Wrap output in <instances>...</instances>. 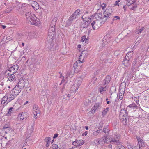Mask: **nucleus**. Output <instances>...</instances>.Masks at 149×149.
<instances>
[{
    "label": "nucleus",
    "instance_id": "obj_1",
    "mask_svg": "<svg viewBox=\"0 0 149 149\" xmlns=\"http://www.w3.org/2000/svg\"><path fill=\"white\" fill-rule=\"evenodd\" d=\"M55 28L54 27H50L49 30L47 40L49 43L52 42L54 35Z\"/></svg>",
    "mask_w": 149,
    "mask_h": 149
},
{
    "label": "nucleus",
    "instance_id": "obj_2",
    "mask_svg": "<svg viewBox=\"0 0 149 149\" xmlns=\"http://www.w3.org/2000/svg\"><path fill=\"white\" fill-rule=\"evenodd\" d=\"M20 91V88H18V86H15L11 92L10 100H13L16 96L19 94Z\"/></svg>",
    "mask_w": 149,
    "mask_h": 149
},
{
    "label": "nucleus",
    "instance_id": "obj_3",
    "mask_svg": "<svg viewBox=\"0 0 149 149\" xmlns=\"http://www.w3.org/2000/svg\"><path fill=\"white\" fill-rule=\"evenodd\" d=\"M112 10L110 8H107L104 11V17L107 19L108 18L111 17L112 16Z\"/></svg>",
    "mask_w": 149,
    "mask_h": 149
},
{
    "label": "nucleus",
    "instance_id": "obj_4",
    "mask_svg": "<svg viewBox=\"0 0 149 149\" xmlns=\"http://www.w3.org/2000/svg\"><path fill=\"white\" fill-rule=\"evenodd\" d=\"M33 113L34 114V117L35 118H36V116L38 114H40L41 112L40 108L38 107V105L34 104L33 105Z\"/></svg>",
    "mask_w": 149,
    "mask_h": 149
},
{
    "label": "nucleus",
    "instance_id": "obj_5",
    "mask_svg": "<svg viewBox=\"0 0 149 149\" xmlns=\"http://www.w3.org/2000/svg\"><path fill=\"white\" fill-rule=\"evenodd\" d=\"M91 24L93 29L95 30V29L98 28L100 26L101 22L100 20L96 19L92 22Z\"/></svg>",
    "mask_w": 149,
    "mask_h": 149
},
{
    "label": "nucleus",
    "instance_id": "obj_6",
    "mask_svg": "<svg viewBox=\"0 0 149 149\" xmlns=\"http://www.w3.org/2000/svg\"><path fill=\"white\" fill-rule=\"evenodd\" d=\"M82 63L81 62H80V60H77L74 63L73 67L74 69V72L77 71L76 69H78L79 70H80L81 68L82 65Z\"/></svg>",
    "mask_w": 149,
    "mask_h": 149
},
{
    "label": "nucleus",
    "instance_id": "obj_7",
    "mask_svg": "<svg viewBox=\"0 0 149 149\" xmlns=\"http://www.w3.org/2000/svg\"><path fill=\"white\" fill-rule=\"evenodd\" d=\"M82 81V79L81 77H78L76 78L74 81V84L75 85H76L77 87L75 90V91L77 90L81 84Z\"/></svg>",
    "mask_w": 149,
    "mask_h": 149
},
{
    "label": "nucleus",
    "instance_id": "obj_8",
    "mask_svg": "<svg viewBox=\"0 0 149 149\" xmlns=\"http://www.w3.org/2000/svg\"><path fill=\"white\" fill-rule=\"evenodd\" d=\"M25 16L26 19L30 21L33 19H36V17L32 13L30 12L26 13L25 14Z\"/></svg>",
    "mask_w": 149,
    "mask_h": 149
},
{
    "label": "nucleus",
    "instance_id": "obj_9",
    "mask_svg": "<svg viewBox=\"0 0 149 149\" xmlns=\"http://www.w3.org/2000/svg\"><path fill=\"white\" fill-rule=\"evenodd\" d=\"M105 143V141H104V138L101 139H97L94 141V143L96 145H102Z\"/></svg>",
    "mask_w": 149,
    "mask_h": 149
},
{
    "label": "nucleus",
    "instance_id": "obj_10",
    "mask_svg": "<svg viewBox=\"0 0 149 149\" xmlns=\"http://www.w3.org/2000/svg\"><path fill=\"white\" fill-rule=\"evenodd\" d=\"M101 102H100L96 103L94 106L92 107L91 108V110L90 111V112H91L92 113H94L95 111L99 108L101 106Z\"/></svg>",
    "mask_w": 149,
    "mask_h": 149
},
{
    "label": "nucleus",
    "instance_id": "obj_11",
    "mask_svg": "<svg viewBox=\"0 0 149 149\" xmlns=\"http://www.w3.org/2000/svg\"><path fill=\"white\" fill-rule=\"evenodd\" d=\"M107 86H100L99 87L98 89L99 91L102 94H104L107 90Z\"/></svg>",
    "mask_w": 149,
    "mask_h": 149
},
{
    "label": "nucleus",
    "instance_id": "obj_12",
    "mask_svg": "<svg viewBox=\"0 0 149 149\" xmlns=\"http://www.w3.org/2000/svg\"><path fill=\"white\" fill-rule=\"evenodd\" d=\"M102 15L101 13H96L95 15V18H97L96 19H98V20H99L100 19H101L102 18ZM95 17V16H92L91 17V18L90 19V20L91 21L93 18H94Z\"/></svg>",
    "mask_w": 149,
    "mask_h": 149
},
{
    "label": "nucleus",
    "instance_id": "obj_13",
    "mask_svg": "<svg viewBox=\"0 0 149 149\" xmlns=\"http://www.w3.org/2000/svg\"><path fill=\"white\" fill-rule=\"evenodd\" d=\"M119 139L118 137H116V138L111 137V135L110 136V143L112 144H117L119 143Z\"/></svg>",
    "mask_w": 149,
    "mask_h": 149
},
{
    "label": "nucleus",
    "instance_id": "obj_14",
    "mask_svg": "<svg viewBox=\"0 0 149 149\" xmlns=\"http://www.w3.org/2000/svg\"><path fill=\"white\" fill-rule=\"evenodd\" d=\"M86 53H85L84 52H82L79 56V60H80V61L82 63H83L84 62L85 58V57L86 58Z\"/></svg>",
    "mask_w": 149,
    "mask_h": 149
},
{
    "label": "nucleus",
    "instance_id": "obj_15",
    "mask_svg": "<svg viewBox=\"0 0 149 149\" xmlns=\"http://www.w3.org/2000/svg\"><path fill=\"white\" fill-rule=\"evenodd\" d=\"M110 77L109 76H107L104 80L103 81L102 85L103 86H107L110 81Z\"/></svg>",
    "mask_w": 149,
    "mask_h": 149
},
{
    "label": "nucleus",
    "instance_id": "obj_16",
    "mask_svg": "<svg viewBox=\"0 0 149 149\" xmlns=\"http://www.w3.org/2000/svg\"><path fill=\"white\" fill-rule=\"evenodd\" d=\"M24 81L23 79H20L17 84V85L16 86H18V87L20 88V90L24 86Z\"/></svg>",
    "mask_w": 149,
    "mask_h": 149
},
{
    "label": "nucleus",
    "instance_id": "obj_17",
    "mask_svg": "<svg viewBox=\"0 0 149 149\" xmlns=\"http://www.w3.org/2000/svg\"><path fill=\"white\" fill-rule=\"evenodd\" d=\"M9 102V101L8 100V96L5 95L2 99L1 104H2L6 105Z\"/></svg>",
    "mask_w": 149,
    "mask_h": 149
},
{
    "label": "nucleus",
    "instance_id": "obj_18",
    "mask_svg": "<svg viewBox=\"0 0 149 149\" xmlns=\"http://www.w3.org/2000/svg\"><path fill=\"white\" fill-rule=\"evenodd\" d=\"M39 20V19L37 18L36 19H33L30 21L31 24L38 26L40 24Z\"/></svg>",
    "mask_w": 149,
    "mask_h": 149
},
{
    "label": "nucleus",
    "instance_id": "obj_19",
    "mask_svg": "<svg viewBox=\"0 0 149 149\" xmlns=\"http://www.w3.org/2000/svg\"><path fill=\"white\" fill-rule=\"evenodd\" d=\"M120 117H122L123 116H127V112L126 110L122 109L120 110V112L119 115Z\"/></svg>",
    "mask_w": 149,
    "mask_h": 149
},
{
    "label": "nucleus",
    "instance_id": "obj_20",
    "mask_svg": "<svg viewBox=\"0 0 149 149\" xmlns=\"http://www.w3.org/2000/svg\"><path fill=\"white\" fill-rule=\"evenodd\" d=\"M31 3L32 7L35 10H36L39 8V5L36 2L32 1Z\"/></svg>",
    "mask_w": 149,
    "mask_h": 149
},
{
    "label": "nucleus",
    "instance_id": "obj_21",
    "mask_svg": "<svg viewBox=\"0 0 149 149\" xmlns=\"http://www.w3.org/2000/svg\"><path fill=\"white\" fill-rule=\"evenodd\" d=\"M127 5L129 6V8L130 9L133 10H135L137 7V4L135 3L130 5L129 4H127Z\"/></svg>",
    "mask_w": 149,
    "mask_h": 149
},
{
    "label": "nucleus",
    "instance_id": "obj_22",
    "mask_svg": "<svg viewBox=\"0 0 149 149\" xmlns=\"http://www.w3.org/2000/svg\"><path fill=\"white\" fill-rule=\"evenodd\" d=\"M133 55V52L132 51H130L127 53L125 56V58L127 59L130 60Z\"/></svg>",
    "mask_w": 149,
    "mask_h": 149
},
{
    "label": "nucleus",
    "instance_id": "obj_23",
    "mask_svg": "<svg viewBox=\"0 0 149 149\" xmlns=\"http://www.w3.org/2000/svg\"><path fill=\"white\" fill-rule=\"evenodd\" d=\"M137 106L135 103H132L129 105L127 106V109H129L130 108L131 109V110L132 109L133 110H136L137 109Z\"/></svg>",
    "mask_w": 149,
    "mask_h": 149
},
{
    "label": "nucleus",
    "instance_id": "obj_24",
    "mask_svg": "<svg viewBox=\"0 0 149 149\" xmlns=\"http://www.w3.org/2000/svg\"><path fill=\"white\" fill-rule=\"evenodd\" d=\"M102 132H104L105 133H107L108 135H110V133H112L113 131L112 130H109V129L107 127H105L103 129Z\"/></svg>",
    "mask_w": 149,
    "mask_h": 149
},
{
    "label": "nucleus",
    "instance_id": "obj_25",
    "mask_svg": "<svg viewBox=\"0 0 149 149\" xmlns=\"http://www.w3.org/2000/svg\"><path fill=\"white\" fill-rule=\"evenodd\" d=\"M127 116H123L122 117H120V121L122 122L123 124L124 125H126L127 123Z\"/></svg>",
    "mask_w": 149,
    "mask_h": 149
},
{
    "label": "nucleus",
    "instance_id": "obj_26",
    "mask_svg": "<svg viewBox=\"0 0 149 149\" xmlns=\"http://www.w3.org/2000/svg\"><path fill=\"white\" fill-rule=\"evenodd\" d=\"M26 142L25 143L24 146H23L22 149H26V146H29L30 144V142H29L30 141V140L29 139L27 138L26 140Z\"/></svg>",
    "mask_w": 149,
    "mask_h": 149
},
{
    "label": "nucleus",
    "instance_id": "obj_27",
    "mask_svg": "<svg viewBox=\"0 0 149 149\" xmlns=\"http://www.w3.org/2000/svg\"><path fill=\"white\" fill-rule=\"evenodd\" d=\"M57 20V18H54L52 21L50 27H54L55 28V25Z\"/></svg>",
    "mask_w": 149,
    "mask_h": 149
},
{
    "label": "nucleus",
    "instance_id": "obj_28",
    "mask_svg": "<svg viewBox=\"0 0 149 149\" xmlns=\"http://www.w3.org/2000/svg\"><path fill=\"white\" fill-rule=\"evenodd\" d=\"M17 66L15 65L12 67H10V72H13V73L15 72L17 70Z\"/></svg>",
    "mask_w": 149,
    "mask_h": 149
},
{
    "label": "nucleus",
    "instance_id": "obj_29",
    "mask_svg": "<svg viewBox=\"0 0 149 149\" xmlns=\"http://www.w3.org/2000/svg\"><path fill=\"white\" fill-rule=\"evenodd\" d=\"M29 69H30V72L32 73H33L34 72L36 71L37 70V68H34V66L32 64L30 65Z\"/></svg>",
    "mask_w": 149,
    "mask_h": 149
},
{
    "label": "nucleus",
    "instance_id": "obj_30",
    "mask_svg": "<svg viewBox=\"0 0 149 149\" xmlns=\"http://www.w3.org/2000/svg\"><path fill=\"white\" fill-rule=\"evenodd\" d=\"M130 60L127 59L125 58V57L124 58L123 61V63L124 65L125 66L127 67L129 66V61Z\"/></svg>",
    "mask_w": 149,
    "mask_h": 149
},
{
    "label": "nucleus",
    "instance_id": "obj_31",
    "mask_svg": "<svg viewBox=\"0 0 149 149\" xmlns=\"http://www.w3.org/2000/svg\"><path fill=\"white\" fill-rule=\"evenodd\" d=\"M17 9L18 10H19L21 9L24 12V10L25 9V8L22 6V3H20L18 5Z\"/></svg>",
    "mask_w": 149,
    "mask_h": 149
},
{
    "label": "nucleus",
    "instance_id": "obj_32",
    "mask_svg": "<svg viewBox=\"0 0 149 149\" xmlns=\"http://www.w3.org/2000/svg\"><path fill=\"white\" fill-rule=\"evenodd\" d=\"M136 138L138 140L139 146H142L144 145L143 140L139 137H137Z\"/></svg>",
    "mask_w": 149,
    "mask_h": 149
},
{
    "label": "nucleus",
    "instance_id": "obj_33",
    "mask_svg": "<svg viewBox=\"0 0 149 149\" xmlns=\"http://www.w3.org/2000/svg\"><path fill=\"white\" fill-rule=\"evenodd\" d=\"M9 123L5 124L3 126V129L5 130V131L6 133H7L8 132V131L9 130Z\"/></svg>",
    "mask_w": 149,
    "mask_h": 149
},
{
    "label": "nucleus",
    "instance_id": "obj_34",
    "mask_svg": "<svg viewBox=\"0 0 149 149\" xmlns=\"http://www.w3.org/2000/svg\"><path fill=\"white\" fill-rule=\"evenodd\" d=\"M110 136L111 135H108V136H106L105 138H104V141H105V143H110Z\"/></svg>",
    "mask_w": 149,
    "mask_h": 149
},
{
    "label": "nucleus",
    "instance_id": "obj_35",
    "mask_svg": "<svg viewBox=\"0 0 149 149\" xmlns=\"http://www.w3.org/2000/svg\"><path fill=\"white\" fill-rule=\"evenodd\" d=\"M76 16H75L73 15L72 14L69 18L68 19V21L71 24L72 23V22L76 18Z\"/></svg>",
    "mask_w": 149,
    "mask_h": 149
},
{
    "label": "nucleus",
    "instance_id": "obj_36",
    "mask_svg": "<svg viewBox=\"0 0 149 149\" xmlns=\"http://www.w3.org/2000/svg\"><path fill=\"white\" fill-rule=\"evenodd\" d=\"M27 114L26 112H23L22 113L19 114V115L20 118V119L21 120H22L24 118L25 115Z\"/></svg>",
    "mask_w": 149,
    "mask_h": 149
},
{
    "label": "nucleus",
    "instance_id": "obj_37",
    "mask_svg": "<svg viewBox=\"0 0 149 149\" xmlns=\"http://www.w3.org/2000/svg\"><path fill=\"white\" fill-rule=\"evenodd\" d=\"M34 130V128L33 126H31L29 130L28 131V132L29 133V134L28 135H27V136L30 137L31 135V134L32 133Z\"/></svg>",
    "mask_w": 149,
    "mask_h": 149
},
{
    "label": "nucleus",
    "instance_id": "obj_38",
    "mask_svg": "<svg viewBox=\"0 0 149 149\" xmlns=\"http://www.w3.org/2000/svg\"><path fill=\"white\" fill-rule=\"evenodd\" d=\"M80 10H79L77 9L76 10L75 12H74L73 14V15L75 16H76V18L77 17H78L79 16L80 14Z\"/></svg>",
    "mask_w": 149,
    "mask_h": 149
},
{
    "label": "nucleus",
    "instance_id": "obj_39",
    "mask_svg": "<svg viewBox=\"0 0 149 149\" xmlns=\"http://www.w3.org/2000/svg\"><path fill=\"white\" fill-rule=\"evenodd\" d=\"M109 108L107 107L104 109L102 112V116H104L106 115L107 113L109 111Z\"/></svg>",
    "mask_w": 149,
    "mask_h": 149
},
{
    "label": "nucleus",
    "instance_id": "obj_40",
    "mask_svg": "<svg viewBox=\"0 0 149 149\" xmlns=\"http://www.w3.org/2000/svg\"><path fill=\"white\" fill-rule=\"evenodd\" d=\"M101 131V129L97 130L96 131L93 132V134L95 136H97L99 134Z\"/></svg>",
    "mask_w": 149,
    "mask_h": 149
},
{
    "label": "nucleus",
    "instance_id": "obj_41",
    "mask_svg": "<svg viewBox=\"0 0 149 149\" xmlns=\"http://www.w3.org/2000/svg\"><path fill=\"white\" fill-rule=\"evenodd\" d=\"M29 35L27 37V38H36L38 36L37 34H36V33H35V35H33L32 37H31V33H29Z\"/></svg>",
    "mask_w": 149,
    "mask_h": 149
},
{
    "label": "nucleus",
    "instance_id": "obj_42",
    "mask_svg": "<svg viewBox=\"0 0 149 149\" xmlns=\"http://www.w3.org/2000/svg\"><path fill=\"white\" fill-rule=\"evenodd\" d=\"M132 98L136 103L139 104V98L138 97H132Z\"/></svg>",
    "mask_w": 149,
    "mask_h": 149
},
{
    "label": "nucleus",
    "instance_id": "obj_43",
    "mask_svg": "<svg viewBox=\"0 0 149 149\" xmlns=\"http://www.w3.org/2000/svg\"><path fill=\"white\" fill-rule=\"evenodd\" d=\"M127 1L128 3L127 4H129L130 5L134 3L136 1L135 0H127Z\"/></svg>",
    "mask_w": 149,
    "mask_h": 149
},
{
    "label": "nucleus",
    "instance_id": "obj_44",
    "mask_svg": "<svg viewBox=\"0 0 149 149\" xmlns=\"http://www.w3.org/2000/svg\"><path fill=\"white\" fill-rule=\"evenodd\" d=\"M15 75L14 74H11L10 76V78L11 80L13 81H15L16 79L15 78Z\"/></svg>",
    "mask_w": 149,
    "mask_h": 149
},
{
    "label": "nucleus",
    "instance_id": "obj_45",
    "mask_svg": "<svg viewBox=\"0 0 149 149\" xmlns=\"http://www.w3.org/2000/svg\"><path fill=\"white\" fill-rule=\"evenodd\" d=\"M51 140V138L49 137H46L45 139V141L47 143H50V141Z\"/></svg>",
    "mask_w": 149,
    "mask_h": 149
},
{
    "label": "nucleus",
    "instance_id": "obj_46",
    "mask_svg": "<svg viewBox=\"0 0 149 149\" xmlns=\"http://www.w3.org/2000/svg\"><path fill=\"white\" fill-rule=\"evenodd\" d=\"M9 68L8 67L7 70L5 72L4 74L5 75H6L7 77H8L9 75Z\"/></svg>",
    "mask_w": 149,
    "mask_h": 149
},
{
    "label": "nucleus",
    "instance_id": "obj_47",
    "mask_svg": "<svg viewBox=\"0 0 149 149\" xmlns=\"http://www.w3.org/2000/svg\"><path fill=\"white\" fill-rule=\"evenodd\" d=\"M144 29V27H141V29H139L136 32L138 34H139L141 33Z\"/></svg>",
    "mask_w": 149,
    "mask_h": 149
},
{
    "label": "nucleus",
    "instance_id": "obj_48",
    "mask_svg": "<svg viewBox=\"0 0 149 149\" xmlns=\"http://www.w3.org/2000/svg\"><path fill=\"white\" fill-rule=\"evenodd\" d=\"M117 149H125V148L122 145H119L117 147Z\"/></svg>",
    "mask_w": 149,
    "mask_h": 149
},
{
    "label": "nucleus",
    "instance_id": "obj_49",
    "mask_svg": "<svg viewBox=\"0 0 149 149\" xmlns=\"http://www.w3.org/2000/svg\"><path fill=\"white\" fill-rule=\"evenodd\" d=\"M58 148V146L56 144H53L52 146V149H56Z\"/></svg>",
    "mask_w": 149,
    "mask_h": 149
},
{
    "label": "nucleus",
    "instance_id": "obj_50",
    "mask_svg": "<svg viewBox=\"0 0 149 149\" xmlns=\"http://www.w3.org/2000/svg\"><path fill=\"white\" fill-rule=\"evenodd\" d=\"M107 39H108V38H107L106 37H104L103 39V42L105 44H106V42H107V43H108L109 42V41L107 42Z\"/></svg>",
    "mask_w": 149,
    "mask_h": 149
},
{
    "label": "nucleus",
    "instance_id": "obj_51",
    "mask_svg": "<svg viewBox=\"0 0 149 149\" xmlns=\"http://www.w3.org/2000/svg\"><path fill=\"white\" fill-rule=\"evenodd\" d=\"M13 109V108L12 107L10 108V114L11 113H13V112H16V110H12Z\"/></svg>",
    "mask_w": 149,
    "mask_h": 149
},
{
    "label": "nucleus",
    "instance_id": "obj_52",
    "mask_svg": "<svg viewBox=\"0 0 149 149\" xmlns=\"http://www.w3.org/2000/svg\"><path fill=\"white\" fill-rule=\"evenodd\" d=\"M86 36L85 35H84L83 36L81 37V41L83 42H84L86 38Z\"/></svg>",
    "mask_w": 149,
    "mask_h": 149
},
{
    "label": "nucleus",
    "instance_id": "obj_53",
    "mask_svg": "<svg viewBox=\"0 0 149 149\" xmlns=\"http://www.w3.org/2000/svg\"><path fill=\"white\" fill-rule=\"evenodd\" d=\"M128 149H135L134 146H132L131 145H127Z\"/></svg>",
    "mask_w": 149,
    "mask_h": 149
},
{
    "label": "nucleus",
    "instance_id": "obj_54",
    "mask_svg": "<svg viewBox=\"0 0 149 149\" xmlns=\"http://www.w3.org/2000/svg\"><path fill=\"white\" fill-rule=\"evenodd\" d=\"M81 144H79V143H76V142L75 141H74L72 143V144L74 146H79V145H81Z\"/></svg>",
    "mask_w": 149,
    "mask_h": 149
},
{
    "label": "nucleus",
    "instance_id": "obj_55",
    "mask_svg": "<svg viewBox=\"0 0 149 149\" xmlns=\"http://www.w3.org/2000/svg\"><path fill=\"white\" fill-rule=\"evenodd\" d=\"M106 7V4L104 3H103L101 5V7L102 10H104V8Z\"/></svg>",
    "mask_w": 149,
    "mask_h": 149
},
{
    "label": "nucleus",
    "instance_id": "obj_56",
    "mask_svg": "<svg viewBox=\"0 0 149 149\" xmlns=\"http://www.w3.org/2000/svg\"><path fill=\"white\" fill-rule=\"evenodd\" d=\"M69 149H80L79 147V146H75L74 147H72L71 148H70Z\"/></svg>",
    "mask_w": 149,
    "mask_h": 149
},
{
    "label": "nucleus",
    "instance_id": "obj_57",
    "mask_svg": "<svg viewBox=\"0 0 149 149\" xmlns=\"http://www.w3.org/2000/svg\"><path fill=\"white\" fill-rule=\"evenodd\" d=\"M88 134V132L87 131H85L84 133L82 134V136H86Z\"/></svg>",
    "mask_w": 149,
    "mask_h": 149
},
{
    "label": "nucleus",
    "instance_id": "obj_58",
    "mask_svg": "<svg viewBox=\"0 0 149 149\" xmlns=\"http://www.w3.org/2000/svg\"><path fill=\"white\" fill-rule=\"evenodd\" d=\"M70 72H69V71L67 72V74H66L67 78H68V77L70 76Z\"/></svg>",
    "mask_w": 149,
    "mask_h": 149
},
{
    "label": "nucleus",
    "instance_id": "obj_59",
    "mask_svg": "<svg viewBox=\"0 0 149 149\" xmlns=\"http://www.w3.org/2000/svg\"><path fill=\"white\" fill-rule=\"evenodd\" d=\"M114 17L116 19V20L117 19H120V18L118 16H114Z\"/></svg>",
    "mask_w": 149,
    "mask_h": 149
},
{
    "label": "nucleus",
    "instance_id": "obj_60",
    "mask_svg": "<svg viewBox=\"0 0 149 149\" xmlns=\"http://www.w3.org/2000/svg\"><path fill=\"white\" fill-rule=\"evenodd\" d=\"M58 136V134L56 133V134H54L53 138L54 139L56 138V137H57Z\"/></svg>",
    "mask_w": 149,
    "mask_h": 149
},
{
    "label": "nucleus",
    "instance_id": "obj_61",
    "mask_svg": "<svg viewBox=\"0 0 149 149\" xmlns=\"http://www.w3.org/2000/svg\"><path fill=\"white\" fill-rule=\"evenodd\" d=\"M118 2H117V1H116L115 2V4L114 5V6H115L116 5H118L119 6V5L118 4Z\"/></svg>",
    "mask_w": 149,
    "mask_h": 149
},
{
    "label": "nucleus",
    "instance_id": "obj_62",
    "mask_svg": "<svg viewBox=\"0 0 149 149\" xmlns=\"http://www.w3.org/2000/svg\"><path fill=\"white\" fill-rule=\"evenodd\" d=\"M102 127H103V125L102 124H101V125H100V127H98L99 130L101 129V130Z\"/></svg>",
    "mask_w": 149,
    "mask_h": 149
},
{
    "label": "nucleus",
    "instance_id": "obj_63",
    "mask_svg": "<svg viewBox=\"0 0 149 149\" xmlns=\"http://www.w3.org/2000/svg\"><path fill=\"white\" fill-rule=\"evenodd\" d=\"M102 127H103V125L102 124H101V125H100V127H98L99 130L101 129V130Z\"/></svg>",
    "mask_w": 149,
    "mask_h": 149
},
{
    "label": "nucleus",
    "instance_id": "obj_64",
    "mask_svg": "<svg viewBox=\"0 0 149 149\" xmlns=\"http://www.w3.org/2000/svg\"><path fill=\"white\" fill-rule=\"evenodd\" d=\"M9 114V108H8V113H7V115L8 116Z\"/></svg>",
    "mask_w": 149,
    "mask_h": 149
}]
</instances>
